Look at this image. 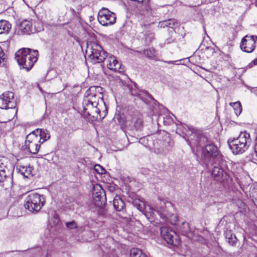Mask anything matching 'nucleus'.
Listing matches in <instances>:
<instances>
[{
    "label": "nucleus",
    "mask_w": 257,
    "mask_h": 257,
    "mask_svg": "<svg viewBox=\"0 0 257 257\" xmlns=\"http://www.w3.org/2000/svg\"><path fill=\"white\" fill-rule=\"evenodd\" d=\"M38 51L29 48H22L15 54V59L19 65L29 71L37 61Z\"/></svg>",
    "instance_id": "f257e3e1"
},
{
    "label": "nucleus",
    "mask_w": 257,
    "mask_h": 257,
    "mask_svg": "<svg viewBox=\"0 0 257 257\" xmlns=\"http://www.w3.org/2000/svg\"><path fill=\"white\" fill-rule=\"evenodd\" d=\"M251 142L250 135L246 131L241 132L237 138L229 139L227 141L229 148L236 155L245 152Z\"/></svg>",
    "instance_id": "f03ea898"
},
{
    "label": "nucleus",
    "mask_w": 257,
    "mask_h": 257,
    "mask_svg": "<svg viewBox=\"0 0 257 257\" xmlns=\"http://www.w3.org/2000/svg\"><path fill=\"white\" fill-rule=\"evenodd\" d=\"M96 94H89L83 102V113L87 116L91 117L93 119H100L103 118L107 113V110L105 109L103 114L100 113V110L97 107L98 102L93 101V97H95Z\"/></svg>",
    "instance_id": "7ed1b4c3"
},
{
    "label": "nucleus",
    "mask_w": 257,
    "mask_h": 257,
    "mask_svg": "<svg viewBox=\"0 0 257 257\" xmlns=\"http://www.w3.org/2000/svg\"><path fill=\"white\" fill-rule=\"evenodd\" d=\"M86 53L91 62L94 64L104 62L108 56L107 53L95 43L87 45Z\"/></svg>",
    "instance_id": "20e7f679"
},
{
    "label": "nucleus",
    "mask_w": 257,
    "mask_h": 257,
    "mask_svg": "<svg viewBox=\"0 0 257 257\" xmlns=\"http://www.w3.org/2000/svg\"><path fill=\"white\" fill-rule=\"evenodd\" d=\"M202 157L204 162L207 163L211 159L213 163L220 160L221 164L224 163V159L221 154H220L218 150L215 145L209 144L205 146L202 150Z\"/></svg>",
    "instance_id": "39448f33"
},
{
    "label": "nucleus",
    "mask_w": 257,
    "mask_h": 257,
    "mask_svg": "<svg viewBox=\"0 0 257 257\" xmlns=\"http://www.w3.org/2000/svg\"><path fill=\"white\" fill-rule=\"evenodd\" d=\"M45 202L43 195L31 193L26 199L25 208L32 212H37L40 210Z\"/></svg>",
    "instance_id": "423d86ee"
},
{
    "label": "nucleus",
    "mask_w": 257,
    "mask_h": 257,
    "mask_svg": "<svg viewBox=\"0 0 257 257\" xmlns=\"http://www.w3.org/2000/svg\"><path fill=\"white\" fill-rule=\"evenodd\" d=\"M220 163V160L213 163L212 175L216 180L222 182L229 178V175L225 161L224 160L222 165Z\"/></svg>",
    "instance_id": "0eeeda50"
},
{
    "label": "nucleus",
    "mask_w": 257,
    "mask_h": 257,
    "mask_svg": "<svg viewBox=\"0 0 257 257\" xmlns=\"http://www.w3.org/2000/svg\"><path fill=\"white\" fill-rule=\"evenodd\" d=\"M129 201L131 202L133 205L135 206L138 210L142 212L151 223H152L154 221V217L152 216V214H154L153 209L150 206H149V211H146L145 210L146 204L145 203L144 200L140 196L135 194L133 195L131 197V200H130Z\"/></svg>",
    "instance_id": "6e6552de"
},
{
    "label": "nucleus",
    "mask_w": 257,
    "mask_h": 257,
    "mask_svg": "<svg viewBox=\"0 0 257 257\" xmlns=\"http://www.w3.org/2000/svg\"><path fill=\"white\" fill-rule=\"evenodd\" d=\"M40 139L38 136L34 133H31L26 137L24 150H27L29 152L36 154L40 147Z\"/></svg>",
    "instance_id": "1a4fd4ad"
},
{
    "label": "nucleus",
    "mask_w": 257,
    "mask_h": 257,
    "mask_svg": "<svg viewBox=\"0 0 257 257\" xmlns=\"http://www.w3.org/2000/svg\"><path fill=\"white\" fill-rule=\"evenodd\" d=\"M160 232L162 237L168 243L173 245L179 244V237L176 233L168 226H162Z\"/></svg>",
    "instance_id": "9d476101"
},
{
    "label": "nucleus",
    "mask_w": 257,
    "mask_h": 257,
    "mask_svg": "<svg viewBox=\"0 0 257 257\" xmlns=\"http://www.w3.org/2000/svg\"><path fill=\"white\" fill-rule=\"evenodd\" d=\"M16 103L14 98V94L12 91L4 93L0 96V108L9 109L14 108Z\"/></svg>",
    "instance_id": "9b49d317"
},
{
    "label": "nucleus",
    "mask_w": 257,
    "mask_h": 257,
    "mask_svg": "<svg viewBox=\"0 0 257 257\" xmlns=\"http://www.w3.org/2000/svg\"><path fill=\"white\" fill-rule=\"evenodd\" d=\"M257 41L256 36L247 35L244 37L240 43V49L246 53L252 52L255 48V42Z\"/></svg>",
    "instance_id": "f8f14e48"
},
{
    "label": "nucleus",
    "mask_w": 257,
    "mask_h": 257,
    "mask_svg": "<svg viewBox=\"0 0 257 257\" xmlns=\"http://www.w3.org/2000/svg\"><path fill=\"white\" fill-rule=\"evenodd\" d=\"M160 215L161 218L166 219L170 216L172 211H174L173 204L170 201H161L160 206L155 210Z\"/></svg>",
    "instance_id": "ddd939ff"
},
{
    "label": "nucleus",
    "mask_w": 257,
    "mask_h": 257,
    "mask_svg": "<svg viewBox=\"0 0 257 257\" xmlns=\"http://www.w3.org/2000/svg\"><path fill=\"white\" fill-rule=\"evenodd\" d=\"M104 63L111 70L119 73L124 71V68L121 67L120 62H119L116 58L112 55H108Z\"/></svg>",
    "instance_id": "4468645a"
},
{
    "label": "nucleus",
    "mask_w": 257,
    "mask_h": 257,
    "mask_svg": "<svg viewBox=\"0 0 257 257\" xmlns=\"http://www.w3.org/2000/svg\"><path fill=\"white\" fill-rule=\"evenodd\" d=\"M32 23L27 20H24L18 26V34L19 35H30L36 31L33 28Z\"/></svg>",
    "instance_id": "2eb2a0df"
},
{
    "label": "nucleus",
    "mask_w": 257,
    "mask_h": 257,
    "mask_svg": "<svg viewBox=\"0 0 257 257\" xmlns=\"http://www.w3.org/2000/svg\"><path fill=\"white\" fill-rule=\"evenodd\" d=\"M127 123V122L126 127L132 131L141 130L143 126V118L141 115L134 116L128 125Z\"/></svg>",
    "instance_id": "dca6fc26"
},
{
    "label": "nucleus",
    "mask_w": 257,
    "mask_h": 257,
    "mask_svg": "<svg viewBox=\"0 0 257 257\" xmlns=\"http://www.w3.org/2000/svg\"><path fill=\"white\" fill-rule=\"evenodd\" d=\"M99 22L103 26H107L111 25L115 23L116 17L114 13L110 14V15L102 16V17H97Z\"/></svg>",
    "instance_id": "f3484780"
},
{
    "label": "nucleus",
    "mask_w": 257,
    "mask_h": 257,
    "mask_svg": "<svg viewBox=\"0 0 257 257\" xmlns=\"http://www.w3.org/2000/svg\"><path fill=\"white\" fill-rule=\"evenodd\" d=\"M32 133L38 136V137H39L40 139L41 144H42L45 141L48 140L50 138V134L46 130L37 128Z\"/></svg>",
    "instance_id": "a211bd4d"
},
{
    "label": "nucleus",
    "mask_w": 257,
    "mask_h": 257,
    "mask_svg": "<svg viewBox=\"0 0 257 257\" xmlns=\"http://www.w3.org/2000/svg\"><path fill=\"white\" fill-rule=\"evenodd\" d=\"M113 204L115 209L118 212L122 211L125 207L124 201L120 197L117 196L114 198Z\"/></svg>",
    "instance_id": "6ab92c4d"
},
{
    "label": "nucleus",
    "mask_w": 257,
    "mask_h": 257,
    "mask_svg": "<svg viewBox=\"0 0 257 257\" xmlns=\"http://www.w3.org/2000/svg\"><path fill=\"white\" fill-rule=\"evenodd\" d=\"M11 29V24L7 21H0V34H8Z\"/></svg>",
    "instance_id": "aec40b11"
},
{
    "label": "nucleus",
    "mask_w": 257,
    "mask_h": 257,
    "mask_svg": "<svg viewBox=\"0 0 257 257\" xmlns=\"http://www.w3.org/2000/svg\"><path fill=\"white\" fill-rule=\"evenodd\" d=\"M138 97L141 99L145 103H148L151 100L154 99L152 96L145 90H141L140 91Z\"/></svg>",
    "instance_id": "412c9836"
},
{
    "label": "nucleus",
    "mask_w": 257,
    "mask_h": 257,
    "mask_svg": "<svg viewBox=\"0 0 257 257\" xmlns=\"http://www.w3.org/2000/svg\"><path fill=\"white\" fill-rule=\"evenodd\" d=\"M185 228H184L181 231L182 234L186 236L192 240H196L195 233H194V231H192V229L190 228V226H185Z\"/></svg>",
    "instance_id": "4be33fe9"
},
{
    "label": "nucleus",
    "mask_w": 257,
    "mask_h": 257,
    "mask_svg": "<svg viewBox=\"0 0 257 257\" xmlns=\"http://www.w3.org/2000/svg\"><path fill=\"white\" fill-rule=\"evenodd\" d=\"M19 172L25 177L28 178L32 175L33 168L30 166H20L19 168Z\"/></svg>",
    "instance_id": "5701e85b"
},
{
    "label": "nucleus",
    "mask_w": 257,
    "mask_h": 257,
    "mask_svg": "<svg viewBox=\"0 0 257 257\" xmlns=\"http://www.w3.org/2000/svg\"><path fill=\"white\" fill-rule=\"evenodd\" d=\"M225 238L227 239L228 243L232 245L235 244L237 239L236 236L231 232V230L226 229L225 231Z\"/></svg>",
    "instance_id": "b1692460"
},
{
    "label": "nucleus",
    "mask_w": 257,
    "mask_h": 257,
    "mask_svg": "<svg viewBox=\"0 0 257 257\" xmlns=\"http://www.w3.org/2000/svg\"><path fill=\"white\" fill-rule=\"evenodd\" d=\"M7 171V168L0 160V182L4 181L8 177V173L6 172Z\"/></svg>",
    "instance_id": "393cba45"
},
{
    "label": "nucleus",
    "mask_w": 257,
    "mask_h": 257,
    "mask_svg": "<svg viewBox=\"0 0 257 257\" xmlns=\"http://www.w3.org/2000/svg\"><path fill=\"white\" fill-rule=\"evenodd\" d=\"M131 257H150L138 248H132L130 251Z\"/></svg>",
    "instance_id": "a878e982"
},
{
    "label": "nucleus",
    "mask_w": 257,
    "mask_h": 257,
    "mask_svg": "<svg viewBox=\"0 0 257 257\" xmlns=\"http://www.w3.org/2000/svg\"><path fill=\"white\" fill-rule=\"evenodd\" d=\"M230 105H232V106L233 107L235 113L236 115H238L241 113L242 111V106L239 101L230 103Z\"/></svg>",
    "instance_id": "bb28decb"
},
{
    "label": "nucleus",
    "mask_w": 257,
    "mask_h": 257,
    "mask_svg": "<svg viewBox=\"0 0 257 257\" xmlns=\"http://www.w3.org/2000/svg\"><path fill=\"white\" fill-rule=\"evenodd\" d=\"M122 216L121 214H117V218H116L118 220V223L121 224H128L130 221H131V218L126 216Z\"/></svg>",
    "instance_id": "cd10ccee"
},
{
    "label": "nucleus",
    "mask_w": 257,
    "mask_h": 257,
    "mask_svg": "<svg viewBox=\"0 0 257 257\" xmlns=\"http://www.w3.org/2000/svg\"><path fill=\"white\" fill-rule=\"evenodd\" d=\"M60 222V220L58 215L56 212H54L52 214L51 218L49 221L50 224H52L53 225H58Z\"/></svg>",
    "instance_id": "c85d7f7f"
},
{
    "label": "nucleus",
    "mask_w": 257,
    "mask_h": 257,
    "mask_svg": "<svg viewBox=\"0 0 257 257\" xmlns=\"http://www.w3.org/2000/svg\"><path fill=\"white\" fill-rule=\"evenodd\" d=\"M155 50L154 49H148L144 50V54L150 59H153L155 56Z\"/></svg>",
    "instance_id": "c756f323"
},
{
    "label": "nucleus",
    "mask_w": 257,
    "mask_h": 257,
    "mask_svg": "<svg viewBox=\"0 0 257 257\" xmlns=\"http://www.w3.org/2000/svg\"><path fill=\"white\" fill-rule=\"evenodd\" d=\"M167 27H169L173 29V31H174V28L176 25H178L177 21L174 19H170L167 20Z\"/></svg>",
    "instance_id": "7c9ffc66"
},
{
    "label": "nucleus",
    "mask_w": 257,
    "mask_h": 257,
    "mask_svg": "<svg viewBox=\"0 0 257 257\" xmlns=\"http://www.w3.org/2000/svg\"><path fill=\"white\" fill-rule=\"evenodd\" d=\"M142 14L147 16L149 17L150 16H153L154 12L149 5H147L145 7V10H143Z\"/></svg>",
    "instance_id": "2f4dec72"
},
{
    "label": "nucleus",
    "mask_w": 257,
    "mask_h": 257,
    "mask_svg": "<svg viewBox=\"0 0 257 257\" xmlns=\"http://www.w3.org/2000/svg\"><path fill=\"white\" fill-rule=\"evenodd\" d=\"M166 220H169V221L171 225H176V222L178 220L177 216L174 214L172 211L171 212L170 216H168V218H166Z\"/></svg>",
    "instance_id": "473e14b6"
},
{
    "label": "nucleus",
    "mask_w": 257,
    "mask_h": 257,
    "mask_svg": "<svg viewBox=\"0 0 257 257\" xmlns=\"http://www.w3.org/2000/svg\"><path fill=\"white\" fill-rule=\"evenodd\" d=\"M112 13H113L109 11L107 9L102 8L99 12L97 17H102V16L110 15V14Z\"/></svg>",
    "instance_id": "72a5a7b5"
},
{
    "label": "nucleus",
    "mask_w": 257,
    "mask_h": 257,
    "mask_svg": "<svg viewBox=\"0 0 257 257\" xmlns=\"http://www.w3.org/2000/svg\"><path fill=\"white\" fill-rule=\"evenodd\" d=\"M102 198V196L100 195L95 196V198H94V203L96 206L98 207L102 206L103 202L101 200Z\"/></svg>",
    "instance_id": "f704fd0d"
},
{
    "label": "nucleus",
    "mask_w": 257,
    "mask_h": 257,
    "mask_svg": "<svg viewBox=\"0 0 257 257\" xmlns=\"http://www.w3.org/2000/svg\"><path fill=\"white\" fill-rule=\"evenodd\" d=\"M95 171L99 174H102L105 172V169L99 165H96L94 166Z\"/></svg>",
    "instance_id": "c9c22d12"
},
{
    "label": "nucleus",
    "mask_w": 257,
    "mask_h": 257,
    "mask_svg": "<svg viewBox=\"0 0 257 257\" xmlns=\"http://www.w3.org/2000/svg\"><path fill=\"white\" fill-rule=\"evenodd\" d=\"M141 91V90H140L136 89V88H135V89L133 88L132 89H130V93L132 95L138 97L139 94L140 93V91Z\"/></svg>",
    "instance_id": "e433bc0d"
},
{
    "label": "nucleus",
    "mask_w": 257,
    "mask_h": 257,
    "mask_svg": "<svg viewBox=\"0 0 257 257\" xmlns=\"http://www.w3.org/2000/svg\"><path fill=\"white\" fill-rule=\"evenodd\" d=\"M251 158L254 163L257 164V146L254 149V152L251 154Z\"/></svg>",
    "instance_id": "4c0bfd02"
},
{
    "label": "nucleus",
    "mask_w": 257,
    "mask_h": 257,
    "mask_svg": "<svg viewBox=\"0 0 257 257\" xmlns=\"http://www.w3.org/2000/svg\"><path fill=\"white\" fill-rule=\"evenodd\" d=\"M167 20H165V21L160 22L159 23V26L161 28H165V27H167Z\"/></svg>",
    "instance_id": "58836bf2"
},
{
    "label": "nucleus",
    "mask_w": 257,
    "mask_h": 257,
    "mask_svg": "<svg viewBox=\"0 0 257 257\" xmlns=\"http://www.w3.org/2000/svg\"><path fill=\"white\" fill-rule=\"evenodd\" d=\"M101 89V87L99 86H92L90 88V91L93 92L94 91L97 90L98 92Z\"/></svg>",
    "instance_id": "ea45409f"
},
{
    "label": "nucleus",
    "mask_w": 257,
    "mask_h": 257,
    "mask_svg": "<svg viewBox=\"0 0 257 257\" xmlns=\"http://www.w3.org/2000/svg\"><path fill=\"white\" fill-rule=\"evenodd\" d=\"M148 38L149 40V43H150L152 41V40L154 39V35L153 34H150L146 37V39L147 40Z\"/></svg>",
    "instance_id": "a19ab883"
},
{
    "label": "nucleus",
    "mask_w": 257,
    "mask_h": 257,
    "mask_svg": "<svg viewBox=\"0 0 257 257\" xmlns=\"http://www.w3.org/2000/svg\"><path fill=\"white\" fill-rule=\"evenodd\" d=\"M4 55V53L2 50V49L0 47V64L2 63V61H3V56Z\"/></svg>",
    "instance_id": "79ce46f5"
},
{
    "label": "nucleus",
    "mask_w": 257,
    "mask_h": 257,
    "mask_svg": "<svg viewBox=\"0 0 257 257\" xmlns=\"http://www.w3.org/2000/svg\"><path fill=\"white\" fill-rule=\"evenodd\" d=\"M252 64H253V65H257V58H256V59H254V60L251 62V63H250L249 64V65H250L249 67H252Z\"/></svg>",
    "instance_id": "37998d69"
},
{
    "label": "nucleus",
    "mask_w": 257,
    "mask_h": 257,
    "mask_svg": "<svg viewBox=\"0 0 257 257\" xmlns=\"http://www.w3.org/2000/svg\"><path fill=\"white\" fill-rule=\"evenodd\" d=\"M228 219V216H224L220 221L221 224H223L224 223V221H227V220Z\"/></svg>",
    "instance_id": "c03bdc74"
},
{
    "label": "nucleus",
    "mask_w": 257,
    "mask_h": 257,
    "mask_svg": "<svg viewBox=\"0 0 257 257\" xmlns=\"http://www.w3.org/2000/svg\"><path fill=\"white\" fill-rule=\"evenodd\" d=\"M174 39H172V38H169L167 39V44H170L173 42H174Z\"/></svg>",
    "instance_id": "a18cd8bd"
},
{
    "label": "nucleus",
    "mask_w": 257,
    "mask_h": 257,
    "mask_svg": "<svg viewBox=\"0 0 257 257\" xmlns=\"http://www.w3.org/2000/svg\"><path fill=\"white\" fill-rule=\"evenodd\" d=\"M74 223L73 221L72 222H67L66 223L65 225H73V224Z\"/></svg>",
    "instance_id": "49530a36"
},
{
    "label": "nucleus",
    "mask_w": 257,
    "mask_h": 257,
    "mask_svg": "<svg viewBox=\"0 0 257 257\" xmlns=\"http://www.w3.org/2000/svg\"><path fill=\"white\" fill-rule=\"evenodd\" d=\"M149 25H150V24H144V27H147L148 26H149Z\"/></svg>",
    "instance_id": "de8ad7c7"
},
{
    "label": "nucleus",
    "mask_w": 257,
    "mask_h": 257,
    "mask_svg": "<svg viewBox=\"0 0 257 257\" xmlns=\"http://www.w3.org/2000/svg\"><path fill=\"white\" fill-rule=\"evenodd\" d=\"M241 205L243 206V207H245V204L243 203H241Z\"/></svg>",
    "instance_id": "09e8293b"
},
{
    "label": "nucleus",
    "mask_w": 257,
    "mask_h": 257,
    "mask_svg": "<svg viewBox=\"0 0 257 257\" xmlns=\"http://www.w3.org/2000/svg\"><path fill=\"white\" fill-rule=\"evenodd\" d=\"M183 227V229H181V228H180V229H181V231L185 228V226H182Z\"/></svg>",
    "instance_id": "8fccbe9b"
},
{
    "label": "nucleus",
    "mask_w": 257,
    "mask_h": 257,
    "mask_svg": "<svg viewBox=\"0 0 257 257\" xmlns=\"http://www.w3.org/2000/svg\"><path fill=\"white\" fill-rule=\"evenodd\" d=\"M70 10L72 11V13L75 12V11L73 9H71Z\"/></svg>",
    "instance_id": "3c124183"
},
{
    "label": "nucleus",
    "mask_w": 257,
    "mask_h": 257,
    "mask_svg": "<svg viewBox=\"0 0 257 257\" xmlns=\"http://www.w3.org/2000/svg\"><path fill=\"white\" fill-rule=\"evenodd\" d=\"M240 210H241V211H243L244 209H241Z\"/></svg>",
    "instance_id": "603ef678"
}]
</instances>
